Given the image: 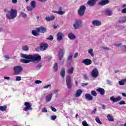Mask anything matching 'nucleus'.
<instances>
[{"mask_svg":"<svg viewBox=\"0 0 126 126\" xmlns=\"http://www.w3.org/2000/svg\"><path fill=\"white\" fill-rule=\"evenodd\" d=\"M22 58L26 59L27 60H31V62H36L37 63H39L41 59V56L38 54L29 55L27 54H22Z\"/></svg>","mask_w":126,"mask_h":126,"instance_id":"obj_1","label":"nucleus"},{"mask_svg":"<svg viewBox=\"0 0 126 126\" xmlns=\"http://www.w3.org/2000/svg\"><path fill=\"white\" fill-rule=\"evenodd\" d=\"M4 12H7L6 15V17L7 19L11 20V19H14L16 16H17V10L12 8L10 11H8L7 9L4 10Z\"/></svg>","mask_w":126,"mask_h":126,"instance_id":"obj_2","label":"nucleus"},{"mask_svg":"<svg viewBox=\"0 0 126 126\" xmlns=\"http://www.w3.org/2000/svg\"><path fill=\"white\" fill-rule=\"evenodd\" d=\"M46 32H47V29L43 26H40L39 28H36L35 30H32V34L33 36H39V33L45 34Z\"/></svg>","mask_w":126,"mask_h":126,"instance_id":"obj_3","label":"nucleus"},{"mask_svg":"<svg viewBox=\"0 0 126 126\" xmlns=\"http://www.w3.org/2000/svg\"><path fill=\"white\" fill-rule=\"evenodd\" d=\"M14 75H19L20 72L23 71V67L21 65H16L13 67Z\"/></svg>","mask_w":126,"mask_h":126,"instance_id":"obj_4","label":"nucleus"},{"mask_svg":"<svg viewBox=\"0 0 126 126\" xmlns=\"http://www.w3.org/2000/svg\"><path fill=\"white\" fill-rule=\"evenodd\" d=\"M86 10V6L85 5L81 6L78 10V14L79 16H83L85 14V11Z\"/></svg>","mask_w":126,"mask_h":126,"instance_id":"obj_5","label":"nucleus"},{"mask_svg":"<svg viewBox=\"0 0 126 126\" xmlns=\"http://www.w3.org/2000/svg\"><path fill=\"white\" fill-rule=\"evenodd\" d=\"M66 84L68 89H71L72 86V82H71V77L68 75L66 77Z\"/></svg>","mask_w":126,"mask_h":126,"instance_id":"obj_6","label":"nucleus"},{"mask_svg":"<svg viewBox=\"0 0 126 126\" xmlns=\"http://www.w3.org/2000/svg\"><path fill=\"white\" fill-rule=\"evenodd\" d=\"M74 29H79L82 27V21L81 20H77L73 25Z\"/></svg>","mask_w":126,"mask_h":126,"instance_id":"obj_7","label":"nucleus"},{"mask_svg":"<svg viewBox=\"0 0 126 126\" xmlns=\"http://www.w3.org/2000/svg\"><path fill=\"white\" fill-rule=\"evenodd\" d=\"M91 74L92 77H94V78L98 77V76L99 75V71H98V69H97V68H94L91 72Z\"/></svg>","mask_w":126,"mask_h":126,"instance_id":"obj_8","label":"nucleus"},{"mask_svg":"<svg viewBox=\"0 0 126 126\" xmlns=\"http://www.w3.org/2000/svg\"><path fill=\"white\" fill-rule=\"evenodd\" d=\"M25 106H26L24 108V111L25 112H27L28 110H32V105L30 104V102H25L24 103Z\"/></svg>","mask_w":126,"mask_h":126,"instance_id":"obj_9","label":"nucleus"},{"mask_svg":"<svg viewBox=\"0 0 126 126\" xmlns=\"http://www.w3.org/2000/svg\"><path fill=\"white\" fill-rule=\"evenodd\" d=\"M48 46L49 45L47 43H41L40 46L39 47V50L42 51H46V50H47V49L48 48Z\"/></svg>","mask_w":126,"mask_h":126,"instance_id":"obj_10","label":"nucleus"},{"mask_svg":"<svg viewBox=\"0 0 126 126\" xmlns=\"http://www.w3.org/2000/svg\"><path fill=\"white\" fill-rule=\"evenodd\" d=\"M63 55H64V50H63V49H60L59 52V61H62V60H63Z\"/></svg>","mask_w":126,"mask_h":126,"instance_id":"obj_11","label":"nucleus"},{"mask_svg":"<svg viewBox=\"0 0 126 126\" xmlns=\"http://www.w3.org/2000/svg\"><path fill=\"white\" fill-rule=\"evenodd\" d=\"M57 41L58 42H61V41L63 40V38L64 34H63V33L62 32H59L57 34Z\"/></svg>","mask_w":126,"mask_h":126,"instance_id":"obj_12","label":"nucleus"},{"mask_svg":"<svg viewBox=\"0 0 126 126\" xmlns=\"http://www.w3.org/2000/svg\"><path fill=\"white\" fill-rule=\"evenodd\" d=\"M99 0H89L87 2V4L90 6H94L96 4V2Z\"/></svg>","mask_w":126,"mask_h":126,"instance_id":"obj_13","label":"nucleus"},{"mask_svg":"<svg viewBox=\"0 0 126 126\" xmlns=\"http://www.w3.org/2000/svg\"><path fill=\"white\" fill-rule=\"evenodd\" d=\"M109 2V0H101L98 3V4L101 6H104V5L108 4Z\"/></svg>","mask_w":126,"mask_h":126,"instance_id":"obj_14","label":"nucleus"},{"mask_svg":"<svg viewBox=\"0 0 126 126\" xmlns=\"http://www.w3.org/2000/svg\"><path fill=\"white\" fill-rule=\"evenodd\" d=\"M122 97L121 96H118L116 98H115L114 96H112L110 97V100L115 103L116 102H119V101H121Z\"/></svg>","mask_w":126,"mask_h":126,"instance_id":"obj_15","label":"nucleus"},{"mask_svg":"<svg viewBox=\"0 0 126 126\" xmlns=\"http://www.w3.org/2000/svg\"><path fill=\"white\" fill-rule=\"evenodd\" d=\"M83 63H84L86 65H90L92 63V61L89 59H86L82 61Z\"/></svg>","mask_w":126,"mask_h":126,"instance_id":"obj_16","label":"nucleus"},{"mask_svg":"<svg viewBox=\"0 0 126 126\" xmlns=\"http://www.w3.org/2000/svg\"><path fill=\"white\" fill-rule=\"evenodd\" d=\"M92 24L94 26H100L102 24V23L100 21L94 20L92 22Z\"/></svg>","mask_w":126,"mask_h":126,"instance_id":"obj_17","label":"nucleus"},{"mask_svg":"<svg viewBox=\"0 0 126 126\" xmlns=\"http://www.w3.org/2000/svg\"><path fill=\"white\" fill-rule=\"evenodd\" d=\"M96 91L99 92L100 95H104L105 94V90L102 88H97Z\"/></svg>","mask_w":126,"mask_h":126,"instance_id":"obj_18","label":"nucleus"},{"mask_svg":"<svg viewBox=\"0 0 126 126\" xmlns=\"http://www.w3.org/2000/svg\"><path fill=\"white\" fill-rule=\"evenodd\" d=\"M85 97L86 98V99L88 101H92V100H93V96L91 95L90 94H87L85 95Z\"/></svg>","mask_w":126,"mask_h":126,"instance_id":"obj_19","label":"nucleus"},{"mask_svg":"<svg viewBox=\"0 0 126 126\" xmlns=\"http://www.w3.org/2000/svg\"><path fill=\"white\" fill-rule=\"evenodd\" d=\"M68 37L69 39H70V40H74L76 38V36H75V35L71 32L68 33Z\"/></svg>","mask_w":126,"mask_h":126,"instance_id":"obj_20","label":"nucleus"},{"mask_svg":"<svg viewBox=\"0 0 126 126\" xmlns=\"http://www.w3.org/2000/svg\"><path fill=\"white\" fill-rule=\"evenodd\" d=\"M53 96V94H48L46 96L45 101L47 103L49 102H50L51 100H52V97Z\"/></svg>","mask_w":126,"mask_h":126,"instance_id":"obj_21","label":"nucleus"},{"mask_svg":"<svg viewBox=\"0 0 126 126\" xmlns=\"http://www.w3.org/2000/svg\"><path fill=\"white\" fill-rule=\"evenodd\" d=\"M20 62L23 63H31V60L30 59L26 60L24 59H21Z\"/></svg>","mask_w":126,"mask_h":126,"instance_id":"obj_22","label":"nucleus"},{"mask_svg":"<svg viewBox=\"0 0 126 126\" xmlns=\"http://www.w3.org/2000/svg\"><path fill=\"white\" fill-rule=\"evenodd\" d=\"M60 74L63 78H64V76L65 75V70L64 69V68H62L61 69Z\"/></svg>","mask_w":126,"mask_h":126,"instance_id":"obj_23","label":"nucleus"},{"mask_svg":"<svg viewBox=\"0 0 126 126\" xmlns=\"http://www.w3.org/2000/svg\"><path fill=\"white\" fill-rule=\"evenodd\" d=\"M82 90L81 89H78L76 92V97H80V96H81V94H82Z\"/></svg>","mask_w":126,"mask_h":126,"instance_id":"obj_24","label":"nucleus"},{"mask_svg":"<svg viewBox=\"0 0 126 126\" xmlns=\"http://www.w3.org/2000/svg\"><path fill=\"white\" fill-rule=\"evenodd\" d=\"M55 18H56L55 16L52 15L51 17H46L45 19H46V21H52V20H55Z\"/></svg>","mask_w":126,"mask_h":126,"instance_id":"obj_25","label":"nucleus"},{"mask_svg":"<svg viewBox=\"0 0 126 126\" xmlns=\"http://www.w3.org/2000/svg\"><path fill=\"white\" fill-rule=\"evenodd\" d=\"M73 71H74V68L73 67H71L67 70V73L68 74H72V73H73Z\"/></svg>","mask_w":126,"mask_h":126,"instance_id":"obj_26","label":"nucleus"},{"mask_svg":"<svg viewBox=\"0 0 126 126\" xmlns=\"http://www.w3.org/2000/svg\"><path fill=\"white\" fill-rule=\"evenodd\" d=\"M107 118L109 121V122H114V118L111 115L108 114L107 115Z\"/></svg>","mask_w":126,"mask_h":126,"instance_id":"obj_27","label":"nucleus"},{"mask_svg":"<svg viewBox=\"0 0 126 126\" xmlns=\"http://www.w3.org/2000/svg\"><path fill=\"white\" fill-rule=\"evenodd\" d=\"M118 21L120 23H125L126 22V16L122 17V19L119 20Z\"/></svg>","mask_w":126,"mask_h":126,"instance_id":"obj_28","label":"nucleus"},{"mask_svg":"<svg viewBox=\"0 0 126 126\" xmlns=\"http://www.w3.org/2000/svg\"><path fill=\"white\" fill-rule=\"evenodd\" d=\"M6 109H7V105L0 106V111H1L2 112H4V111H6Z\"/></svg>","mask_w":126,"mask_h":126,"instance_id":"obj_29","label":"nucleus"},{"mask_svg":"<svg viewBox=\"0 0 126 126\" xmlns=\"http://www.w3.org/2000/svg\"><path fill=\"white\" fill-rule=\"evenodd\" d=\"M112 13H113L112 12V10H106L105 11V14H106V15H108V16H111Z\"/></svg>","mask_w":126,"mask_h":126,"instance_id":"obj_30","label":"nucleus"},{"mask_svg":"<svg viewBox=\"0 0 126 126\" xmlns=\"http://www.w3.org/2000/svg\"><path fill=\"white\" fill-rule=\"evenodd\" d=\"M31 6L32 7V8H35L36 6V1L33 0L31 2Z\"/></svg>","mask_w":126,"mask_h":126,"instance_id":"obj_31","label":"nucleus"},{"mask_svg":"<svg viewBox=\"0 0 126 126\" xmlns=\"http://www.w3.org/2000/svg\"><path fill=\"white\" fill-rule=\"evenodd\" d=\"M53 68L55 70V71H57L58 69H59V66H58V63H54Z\"/></svg>","mask_w":126,"mask_h":126,"instance_id":"obj_32","label":"nucleus"},{"mask_svg":"<svg viewBox=\"0 0 126 126\" xmlns=\"http://www.w3.org/2000/svg\"><path fill=\"white\" fill-rule=\"evenodd\" d=\"M89 54H91V56L92 57H94V53H93V49H90L88 50Z\"/></svg>","mask_w":126,"mask_h":126,"instance_id":"obj_33","label":"nucleus"},{"mask_svg":"<svg viewBox=\"0 0 126 126\" xmlns=\"http://www.w3.org/2000/svg\"><path fill=\"white\" fill-rule=\"evenodd\" d=\"M53 12L54 13H57L58 14H60V15H63L64 13L63 11H54Z\"/></svg>","mask_w":126,"mask_h":126,"instance_id":"obj_34","label":"nucleus"},{"mask_svg":"<svg viewBox=\"0 0 126 126\" xmlns=\"http://www.w3.org/2000/svg\"><path fill=\"white\" fill-rule=\"evenodd\" d=\"M22 49L23 50V51H29V47L28 46H24L22 47Z\"/></svg>","mask_w":126,"mask_h":126,"instance_id":"obj_35","label":"nucleus"},{"mask_svg":"<svg viewBox=\"0 0 126 126\" xmlns=\"http://www.w3.org/2000/svg\"><path fill=\"white\" fill-rule=\"evenodd\" d=\"M91 95L94 96V97H96V96H97V93H96V91H92Z\"/></svg>","mask_w":126,"mask_h":126,"instance_id":"obj_36","label":"nucleus"},{"mask_svg":"<svg viewBox=\"0 0 126 126\" xmlns=\"http://www.w3.org/2000/svg\"><path fill=\"white\" fill-rule=\"evenodd\" d=\"M95 121L96 123H97L98 124H99L100 125H102V122H101V121H100V119H99V118L96 117Z\"/></svg>","mask_w":126,"mask_h":126,"instance_id":"obj_37","label":"nucleus"},{"mask_svg":"<svg viewBox=\"0 0 126 126\" xmlns=\"http://www.w3.org/2000/svg\"><path fill=\"white\" fill-rule=\"evenodd\" d=\"M82 125L83 126H89V125H88V124H87V122H86V121H84L82 122Z\"/></svg>","mask_w":126,"mask_h":126,"instance_id":"obj_38","label":"nucleus"},{"mask_svg":"<svg viewBox=\"0 0 126 126\" xmlns=\"http://www.w3.org/2000/svg\"><path fill=\"white\" fill-rule=\"evenodd\" d=\"M47 40H50V41H53L54 40V37L53 35H50L49 37L47 38Z\"/></svg>","mask_w":126,"mask_h":126,"instance_id":"obj_39","label":"nucleus"},{"mask_svg":"<svg viewBox=\"0 0 126 126\" xmlns=\"http://www.w3.org/2000/svg\"><path fill=\"white\" fill-rule=\"evenodd\" d=\"M20 80H21V77L20 76L16 77V81H20Z\"/></svg>","mask_w":126,"mask_h":126,"instance_id":"obj_40","label":"nucleus"},{"mask_svg":"<svg viewBox=\"0 0 126 126\" xmlns=\"http://www.w3.org/2000/svg\"><path fill=\"white\" fill-rule=\"evenodd\" d=\"M33 7H32V6H28L27 7V10H28L29 11H31L32 10H33Z\"/></svg>","mask_w":126,"mask_h":126,"instance_id":"obj_41","label":"nucleus"},{"mask_svg":"<svg viewBox=\"0 0 126 126\" xmlns=\"http://www.w3.org/2000/svg\"><path fill=\"white\" fill-rule=\"evenodd\" d=\"M119 83L120 85H122V86L125 85V81H124V80L120 81L119 82Z\"/></svg>","mask_w":126,"mask_h":126,"instance_id":"obj_42","label":"nucleus"},{"mask_svg":"<svg viewBox=\"0 0 126 126\" xmlns=\"http://www.w3.org/2000/svg\"><path fill=\"white\" fill-rule=\"evenodd\" d=\"M21 15H22V17H23L24 18L27 17V15H26V14L24 12H22Z\"/></svg>","mask_w":126,"mask_h":126,"instance_id":"obj_43","label":"nucleus"},{"mask_svg":"<svg viewBox=\"0 0 126 126\" xmlns=\"http://www.w3.org/2000/svg\"><path fill=\"white\" fill-rule=\"evenodd\" d=\"M119 105H126V102L124 100H122L119 102Z\"/></svg>","mask_w":126,"mask_h":126,"instance_id":"obj_44","label":"nucleus"},{"mask_svg":"<svg viewBox=\"0 0 126 126\" xmlns=\"http://www.w3.org/2000/svg\"><path fill=\"white\" fill-rule=\"evenodd\" d=\"M56 119H57V116L53 115L51 116V120H52V121H55Z\"/></svg>","mask_w":126,"mask_h":126,"instance_id":"obj_45","label":"nucleus"},{"mask_svg":"<svg viewBox=\"0 0 126 126\" xmlns=\"http://www.w3.org/2000/svg\"><path fill=\"white\" fill-rule=\"evenodd\" d=\"M72 60V54H70V55L68 57V61H71Z\"/></svg>","mask_w":126,"mask_h":126,"instance_id":"obj_46","label":"nucleus"},{"mask_svg":"<svg viewBox=\"0 0 126 126\" xmlns=\"http://www.w3.org/2000/svg\"><path fill=\"white\" fill-rule=\"evenodd\" d=\"M89 83H82L81 84V86L84 87V86H87V85H88Z\"/></svg>","mask_w":126,"mask_h":126,"instance_id":"obj_47","label":"nucleus"},{"mask_svg":"<svg viewBox=\"0 0 126 126\" xmlns=\"http://www.w3.org/2000/svg\"><path fill=\"white\" fill-rule=\"evenodd\" d=\"M35 84H40V83H42V82L40 80H36L35 82Z\"/></svg>","mask_w":126,"mask_h":126,"instance_id":"obj_48","label":"nucleus"},{"mask_svg":"<svg viewBox=\"0 0 126 126\" xmlns=\"http://www.w3.org/2000/svg\"><path fill=\"white\" fill-rule=\"evenodd\" d=\"M122 13H126V7L121 11Z\"/></svg>","mask_w":126,"mask_h":126,"instance_id":"obj_49","label":"nucleus"},{"mask_svg":"<svg viewBox=\"0 0 126 126\" xmlns=\"http://www.w3.org/2000/svg\"><path fill=\"white\" fill-rule=\"evenodd\" d=\"M51 109L53 112H56L57 111V109L54 107H51Z\"/></svg>","mask_w":126,"mask_h":126,"instance_id":"obj_50","label":"nucleus"},{"mask_svg":"<svg viewBox=\"0 0 126 126\" xmlns=\"http://www.w3.org/2000/svg\"><path fill=\"white\" fill-rule=\"evenodd\" d=\"M49 87H51V84H49V85H47L46 86H44L43 87V88L47 89V88H49Z\"/></svg>","mask_w":126,"mask_h":126,"instance_id":"obj_51","label":"nucleus"},{"mask_svg":"<svg viewBox=\"0 0 126 126\" xmlns=\"http://www.w3.org/2000/svg\"><path fill=\"white\" fill-rule=\"evenodd\" d=\"M78 57V53H76L74 56V58L76 59Z\"/></svg>","mask_w":126,"mask_h":126,"instance_id":"obj_52","label":"nucleus"},{"mask_svg":"<svg viewBox=\"0 0 126 126\" xmlns=\"http://www.w3.org/2000/svg\"><path fill=\"white\" fill-rule=\"evenodd\" d=\"M41 67H42L41 64H39L36 66V68H41Z\"/></svg>","mask_w":126,"mask_h":126,"instance_id":"obj_53","label":"nucleus"},{"mask_svg":"<svg viewBox=\"0 0 126 126\" xmlns=\"http://www.w3.org/2000/svg\"><path fill=\"white\" fill-rule=\"evenodd\" d=\"M102 49H103V50H107V51H108V50H109V48H108V47H102Z\"/></svg>","mask_w":126,"mask_h":126,"instance_id":"obj_54","label":"nucleus"},{"mask_svg":"<svg viewBox=\"0 0 126 126\" xmlns=\"http://www.w3.org/2000/svg\"><path fill=\"white\" fill-rule=\"evenodd\" d=\"M42 112H43V113H47V110L46 109V108H44L42 109Z\"/></svg>","mask_w":126,"mask_h":126,"instance_id":"obj_55","label":"nucleus"},{"mask_svg":"<svg viewBox=\"0 0 126 126\" xmlns=\"http://www.w3.org/2000/svg\"><path fill=\"white\" fill-rule=\"evenodd\" d=\"M84 78L85 80H87L88 79V77H87V75H84Z\"/></svg>","mask_w":126,"mask_h":126,"instance_id":"obj_56","label":"nucleus"},{"mask_svg":"<svg viewBox=\"0 0 126 126\" xmlns=\"http://www.w3.org/2000/svg\"><path fill=\"white\" fill-rule=\"evenodd\" d=\"M107 84H109V85H112V82H110V80H107Z\"/></svg>","mask_w":126,"mask_h":126,"instance_id":"obj_57","label":"nucleus"},{"mask_svg":"<svg viewBox=\"0 0 126 126\" xmlns=\"http://www.w3.org/2000/svg\"><path fill=\"white\" fill-rule=\"evenodd\" d=\"M96 111H97V109H94V110L93 111V112H92V113L95 114V113H96Z\"/></svg>","mask_w":126,"mask_h":126,"instance_id":"obj_58","label":"nucleus"},{"mask_svg":"<svg viewBox=\"0 0 126 126\" xmlns=\"http://www.w3.org/2000/svg\"><path fill=\"white\" fill-rule=\"evenodd\" d=\"M4 79H7V80H9L10 79V78L9 77H4Z\"/></svg>","mask_w":126,"mask_h":126,"instance_id":"obj_59","label":"nucleus"},{"mask_svg":"<svg viewBox=\"0 0 126 126\" xmlns=\"http://www.w3.org/2000/svg\"><path fill=\"white\" fill-rule=\"evenodd\" d=\"M4 58L6 59V61H7V60H9V57L5 56Z\"/></svg>","mask_w":126,"mask_h":126,"instance_id":"obj_60","label":"nucleus"},{"mask_svg":"<svg viewBox=\"0 0 126 126\" xmlns=\"http://www.w3.org/2000/svg\"><path fill=\"white\" fill-rule=\"evenodd\" d=\"M12 2L13 3H16V2H17V0H12Z\"/></svg>","mask_w":126,"mask_h":126,"instance_id":"obj_61","label":"nucleus"},{"mask_svg":"<svg viewBox=\"0 0 126 126\" xmlns=\"http://www.w3.org/2000/svg\"><path fill=\"white\" fill-rule=\"evenodd\" d=\"M102 108L103 110H105L106 109V106H105V105H102Z\"/></svg>","mask_w":126,"mask_h":126,"instance_id":"obj_62","label":"nucleus"},{"mask_svg":"<svg viewBox=\"0 0 126 126\" xmlns=\"http://www.w3.org/2000/svg\"><path fill=\"white\" fill-rule=\"evenodd\" d=\"M122 95H123L124 97H126V93H122Z\"/></svg>","mask_w":126,"mask_h":126,"instance_id":"obj_63","label":"nucleus"},{"mask_svg":"<svg viewBox=\"0 0 126 126\" xmlns=\"http://www.w3.org/2000/svg\"><path fill=\"white\" fill-rule=\"evenodd\" d=\"M126 5L125 4H124L122 5V7H123V8H125V7H126Z\"/></svg>","mask_w":126,"mask_h":126,"instance_id":"obj_64","label":"nucleus"}]
</instances>
